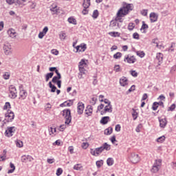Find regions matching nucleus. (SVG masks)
Masks as SVG:
<instances>
[{
    "instance_id": "58",
    "label": "nucleus",
    "mask_w": 176,
    "mask_h": 176,
    "mask_svg": "<svg viewBox=\"0 0 176 176\" xmlns=\"http://www.w3.org/2000/svg\"><path fill=\"white\" fill-rule=\"evenodd\" d=\"M91 100H92V101L91 102V105H94L95 104H96L97 100H98L97 98L94 97L91 98Z\"/></svg>"
},
{
    "instance_id": "64",
    "label": "nucleus",
    "mask_w": 176,
    "mask_h": 176,
    "mask_svg": "<svg viewBox=\"0 0 176 176\" xmlns=\"http://www.w3.org/2000/svg\"><path fill=\"white\" fill-rule=\"evenodd\" d=\"M104 104H100V105H99L98 107V111H100L101 109H104Z\"/></svg>"
},
{
    "instance_id": "25",
    "label": "nucleus",
    "mask_w": 176,
    "mask_h": 176,
    "mask_svg": "<svg viewBox=\"0 0 176 176\" xmlns=\"http://www.w3.org/2000/svg\"><path fill=\"white\" fill-rule=\"evenodd\" d=\"M49 87L51 89V93H56V91L57 90V87L52 83L50 81L49 82Z\"/></svg>"
},
{
    "instance_id": "31",
    "label": "nucleus",
    "mask_w": 176,
    "mask_h": 176,
    "mask_svg": "<svg viewBox=\"0 0 176 176\" xmlns=\"http://www.w3.org/2000/svg\"><path fill=\"white\" fill-rule=\"evenodd\" d=\"M113 163H114L113 158L109 157L107 159V166H113Z\"/></svg>"
},
{
    "instance_id": "63",
    "label": "nucleus",
    "mask_w": 176,
    "mask_h": 176,
    "mask_svg": "<svg viewBox=\"0 0 176 176\" xmlns=\"http://www.w3.org/2000/svg\"><path fill=\"white\" fill-rule=\"evenodd\" d=\"M52 54H54L55 56H58V50H52Z\"/></svg>"
},
{
    "instance_id": "43",
    "label": "nucleus",
    "mask_w": 176,
    "mask_h": 176,
    "mask_svg": "<svg viewBox=\"0 0 176 176\" xmlns=\"http://www.w3.org/2000/svg\"><path fill=\"white\" fill-rule=\"evenodd\" d=\"M122 57V53L117 52L113 55V58H116V60H118V58H120Z\"/></svg>"
},
{
    "instance_id": "32",
    "label": "nucleus",
    "mask_w": 176,
    "mask_h": 176,
    "mask_svg": "<svg viewBox=\"0 0 176 176\" xmlns=\"http://www.w3.org/2000/svg\"><path fill=\"white\" fill-rule=\"evenodd\" d=\"M67 21H69L70 24H74V25H76V19H75V18L69 17L67 19Z\"/></svg>"
},
{
    "instance_id": "53",
    "label": "nucleus",
    "mask_w": 176,
    "mask_h": 176,
    "mask_svg": "<svg viewBox=\"0 0 176 176\" xmlns=\"http://www.w3.org/2000/svg\"><path fill=\"white\" fill-rule=\"evenodd\" d=\"M131 75H132V76H134V78H137V76H138V73H137V72H135V70H133L131 72Z\"/></svg>"
},
{
    "instance_id": "5",
    "label": "nucleus",
    "mask_w": 176,
    "mask_h": 176,
    "mask_svg": "<svg viewBox=\"0 0 176 176\" xmlns=\"http://www.w3.org/2000/svg\"><path fill=\"white\" fill-rule=\"evenodd\" d=\"M162 166V160H156L152 168L151 173H156L160 170V166Z\"/></svg>"
},
{
    "instance_id": "7",
    "label": "nucleus",
    "mask_w": 176,
    "mask_h": 176,
    "mask_svg": "<svg viewBox=\"0 0 176 176\" xmlns=\"http://www.w3.org/2000/svg\"><path fill=\"white\" fill-rule=\"evenodd\" d=\"M129 160L133 163V164H135L140 162V156L138 154H135V153H131V155L129 156Z\"/></svg>"
},
{
    "instance_id": "15",
    "label": "nucleus",
    "mask_w": 176,
    "mask_h": 176,
    "mask_svg": "<svg viewBox=\"0 0 176 176\" xmlns=\"http://www.w3.org/2000/svg\"><path fill=\"white\" fill-rule=\"evenodd\" d=\"M92 113H93V106L88 105L85 109V115H87V116H91Z\"/></svg>"
},
{
    "instance_id": "38",
    "label": "nucleus",
    "mask_w": 176,
    "mask_h": 176,
    "mask_svg": "<svg viewBox=\"0 0 176 176\" xmlns=\"http://www.w3.org/2000/svg\"><path fill=\"white\" fill-rule=\"evenodd\" d=\"M109 35H111V36H120V33L118 32H111L109 33Z\"/></svg>"
},
{
    "instance_id": "30",
    "label": "nucleus",
    "mask_w": 176,
    "mask_h": 176,
    "mask_svg": "<svg viewBox=\"0 0 176 176\" xmlns=\"http://www.w3.org/2000/svg\"><path fill=\"white\" fill-rule=\"evenodd\" d=\"M59 37L61 41H65V38L67 37V34H65V32H60L59 34Z\"/></svg>"
},
{
    "instance_id": "61",
    "label": "nucleus",
    "mask_w": 176,
    "mask_h": 176,
    "mask_svg": "<svg viewBox=\"0 0 176 176\" xmlns=\"http://www.w3.org/2000/svg\"><path fill=\"white\" fill-rule=\"evenodd\" d=\"M45 33H43V32H40L38 34V38L39 39H42L43 38V36H45Z\"/></svg>"
},
{
    "instance_id": "10",
    "label": "nucleus",
    "mask_w": 176,
    "mask_h": 176,
    "mask_svg": "<svg viewBox=\"0 0 176 176\" xmlns=\"http://www.w3.org/2000/svg\"><path fill=\"white\" fill-rule=\"evenodd\" d=\"M124 61H126V63H128V64H134V63H135V61H137V59L135 58V57L134 56H129L127 55L126 56H125Z\"/></svg>"
},
{
    "instance_id": "23",
    "label": "nucleus",
    "mask_w": 176,
    "mask_h": 176,
    "mask_svg": "<svg viewBox=\"0 0 176 176\" xmlns=\"http://www.w3.org/2000/svg\"><path fill=\"white\" fill-rule=\"evenodd\" d=\"M109 116L102 117V119L100 120L101 124H107L109 122Z\"/></svg>"
},
{
    "instance_id": "34",
    "label": "nucleus",
    "mask_w": 176,
    "mask_h": 176,
    "mask_svg": "<svg viewBox=\"0 0 176 176\" xmlns=\"http://www.w3.org/2000/svg\"><path fill=\"white\" fill-rule=\"evenodd\" d=\"M79 71H80V73H79V75H80V78H82V76L83 75H85V72L86 71V69H85V67H79Z\"/></svg>"
},
{
    "instance_id": "8",
    "label": "nucleus",
    "mask_w": 176,
    "mask_h": 176,
    "mask_svg": "<svg viewBox=\"0 0 176 176\" xmlns=\"http://www.w3.org/2000/svg\"><path fill=\"white\" fill-rule=\"evenodd\" d=\"M3 49L6 56L12 54V45H10L9 43H5L3 47Z\"/></svg>"
},
{
    "instance_id": "1",
    "label": "nucleus",
    "mask_w": 176,
    "mask_h": 176,
    "mask_svg": "<svg viewBox=\"0 0 176 176\" xmlns=\"http://www.w3.org/2000/svg\"><path fill=\"white\" fill-rule=\"evenodd\" d=\"M133 10V4L127 3L126 2H123L122 8H121L116 14V17L115 21L118 23H123V20H122V17H124V16H127L130 12Z\"/></svg>"
},
{
    "instance_id": "26",
    "label": "nucleus",
    "mask_w": 176,
    "mask_h": 176,
    "mask_svg": "<svg viewBox=\"0 0 176 176\" xmlns=\"http://www.w3.org/2000/svg\"><path fill=\"white\" fill-rule=\"evenodd\" d=\"M113 131V129L112 127L109 126V128L106 129L104 130V134L106 135H111V133Z\"/></svg>"
},
{
    "instance_id": "39",
    "label": "nucleus",
    "mask_w": 176,
    "mask_h": 176,
    "mask_svg": "<svg viewBox=\"0 0 176 176\" xmlns=\"http://www.w3.org/2000/svg\"><path fill=\"white\" fill-rule=\"evenodd\" d=\"M3 79H5L6 80H8V79H9V78H10V73H9V72H6V73L3 75Z\"/></svg>"
},
{
    "instance_id": "14",
    "label": "nucleus",
    "mask_w": 176,
    "mask_h": 176,
    "mask_svg": "<svg viewBox=\"0 0 176 176\" xmlns=\"http://www.w3.org/2000/svg\"><path fill=\"white\" fill-rule=\"evenodd\" d=\"M76 52H85L86 49H87V45L86 44L82 43L80 45H78L76 47Z\"/></svg>"
},
{
    "instance_id": "60",
    "label": "nucleus",
    "mask_w": 176,
    "mask_h": 176,
    "mask_svg": "<svg viewBox=\"0 0 176 176\" xmlns=\"http://www.w3.org/2000/svg\"><path fill=\"white\" fill-rule=\"evenodd\" d=\"M60 144H61V140H58L55 142L53 143V145H57L58 146H60Z\"/></svg>"
},
{
    "instance_id": "6",
    "label": "nucleus",
    "mask_w": 176,
    "mask_h": 176,
    "mask_svg": "<svg viewBox=\"0 0 176 176\" xmlns=\"http://www.w3.org/2000/svg\"><path fill=\"white\" fill-rule=\"evenodd\" d=\"M5 120L6 122H7V123H10V122H13V119H14V113L8 109L7 113L5 114Z\"/></svg>"
},
{
    "instance_id": "3",
    "label": "nucleus",
    "mask_w": 176,
    "mask_h": 176,
    "mask_svg": "<svg viewBox=\"0 0 176 176\" xmlns=\"http://www.w3.org/2000/svg\"><path fill=\"white\" fill-rule=\"evenodd\" d=\"M62 116L65 119V124H69L72 120V117L71 116V110L70 109H64L60 112Z\"/></svg>"
},
{
    "instance_id": "35",
    "label": "nucleus",
    "mask_w": 176,
    "mask_h": 176,
    "mask_svg": "<svg viewBox=\"0 0 176 176\" xmlns=\"http://www.w3.org/2000/svg\"><path fill=\"white\" fill-rule=\"evenodd\" d=\"M133 112L132 113V116L133 118V120H135L137 118H138V113H137V111L134 109H133Z\"/></svg>"
},
{
    "instance_id": "42",
    "label": "nucleus",
    "mask_w": 176,
    "mask_h": 176,
    "mask_svg": "<svg viewBox=\"0 0 176 176\" xmlns=\"http://www.w3.org/2000/svg\"><path fill=\"white\" fill-rule=\"evenodd\" d=\"M152 43H155L156 45V47H160V45H159V39L153 38L152 40Z\"/></svg>"
},
{
    "instance_id": "12",
    "label": "nucleus",
    "mask_w": 176,
    "mask_h": 176,
    "mask_svg": "<svg viewBox=\"0 0 176 176\" xmlns=\"http://www.w3.org/2000/svg\"><path fill=\"white\" fill-rule=\"evenodd\" d=\"M34 158L31 155H23L21 157L22 163H28V162H32Z\"/></svg>"
},
{
    "instance_id": "51",
    "label": "nucleus",
    "mask_w": 176,
    "mask_h": 176,
    "mask_svg": "<svg viewBox=\"0 0 176 176\" xmlns=\"http://www.w3.org/2000/svg\"><path fill=\"white\" fill-rule=\"evenodd\" d=\"M82 148L83 149H87V148H89V143H87V142H83V143L82 144Z\"/></svg>"
},
{
    "instance_id": "2",
    "label": "nucleus",
    "mask_w": 176,
    "mask_h": 176,
    "mask_svg": "<svg viewBox=\"0 0 176 176\" xmlns=\"http://www.w3.org/2000/svg\"><path fill=\"white\" fill-rule=\"evenodd\" d=\"M104 151H111V145L108 144V143H104L100 147L95 149L91 148L90 153L93 156H99Z\"/></svg>"
},
{
    "instance_id": "27",
    "label": "nucleus",
    "mask_w": 176,
    "mask_h": 176,
    "mask_svg": "<svg viewBox=\"0 0 176 176\" xmlns=\"http://www.w3.org/2000/svg\"><path fill=\"white\" fill-rule=\"evenodd\" d=\"M53 75H54V73L50 72L45 75V82H49V79L53 78Z\"/></svg>"
},
{
    "instance_id": "40",
    "label": "nucleus",
    "mask_w": 176,
    "mask_h": 176,
    "mask_svg": "<svg viewBox=\"0 0 176 176\" xmlns=\"http://www.w3.org/2000/svg\"><path fill=\"white\" fill-rule=\"evenodd\" d=\"M135 26L134 25V23H129V25H128V30H129V31H133V30H134V28H135Z\"/></svg>"
},
{
    "instance_id": "24",
    "label": "nucleus",
    "mask_w": 176,
    "mask_h": 176,
    "mask_svg": "<svg viewBox=\"0 0 176 176\" xmlns=\"http://www.w3.org/2000/svg\"><path fill=\"white\" fill-rule=\"evenodd\" d=\"M82 6L84 9H89L90 8V0H84Z\"/></svg>"
},
{
    "instance_id": "54",
    "label": "nucleus",
    "mask_w": 176,
    "mask_h": 176,
    "mask_svg": "<svg viewBox=\"0 0 176 176\" xmlns=\"http://www.w3.org/2000/svg\"><path fill=\"white\" fill-rule=\"evenodd\" d=\"M58 80H60L57 78V76H54L52 78V83H57L58 82Z\"/></svg>"
},
{
    "instance_id": "48",
    "label": "nucleus",
    "mask_w": 176,
    "mask_h": 176,
    "mask_svg": "<svg viewBox=\"0 0 176 176\" xmlns=\"http://www.w3.org/2000/svg\"><path fill=\"white\" fill-rule=\"evenodd\" d=\"M166 140V136L162 135L157 139V142H163Z\"/></svg>"
},
{
    "instance_id": "19",
    "label": "nucleus",
    "mask_w": 176,
    "mask_h": 176,
    "mask_svg": "<svg viewBox=\"0 0 176 176\" xmlns=\"http://www.w3.org/2000/svg\"><path fill=\"white\" fill-rule=\"evenodd\" d=\"M128 80L127 78L123 76L120 79V85L124 87V86H126Z\"/></svg>"
},
{
    "instance_id": "9",
    "label": "nucleus",
    "mask_w": 176,
    "mask_h": 176,
    "mask_svg": "<svg viewBox=\"0 0 176 176\" xmlns=\"http://www.w3.org/2000/svg\"><path fill=\"white\" fill-rule=\"evenodd\" d=\"M16 131V127L14 126H8L7 130L5 132L6 137H13V133Z\"/></svg>"
},
{
    "instance_id": "4",
    "label": "nucleus",
    "mask_w": 176,
    "mask_h": 176,
    "mask_svg": "<svg viewBox=\"0 0 176 176\" xmlns=\"http://www.w3.org/2000/svg\"><path fill=\"white\" fill-rule=\"evenodd\" d=\"M8 90L10 92L9 97L12 100L17 98V89L14 85H10L8 87Z\"/></svg>"
},
{
    "instance_id": "33",
    "label": "nucleus",
    "mask_w": 176,
    "mask_h": 176,
    "mask_svg": "<svg viewBox=\"0 0 176 176\" xmlns=\"http://www.w3.org/2000/svg\"><path fill=\"white\" fill-rule=\"evenodd\" d=\"M157 108H159V103H157V102H154L152 106L153 111H156Z\"/></svg>"
},
{
    "instance_id": "13",
    "label": "nucleus",
    "mask_w": 176,
    "mask_h": 176,
    "mask_svg": "<svg viewBox=\"0 0 176 176\" xmlns=\"http://www.w3.org/2000/svg\"><path fill=\"white\" fill-rule=\"evenodd\" d=\"M77 109L78 115H82V113H83V110L85 109V104L78 102Z\"/></svg>"
},
{
    "instance_id": "59",
    "label": "nucleus",
    "mask_w": 176,
    "mask_h": 176,
    "mask_svg": "<svg viewBox=\"0 0 176 176\" xmlns=\"http://www.w3.org/2000/svg\"><path fill=\"white\" fill-rule=\"evenodd\" d=\"M24 2H27V0H17L16 1V3H18V5H23L24 3Z\"/></svg>"
},
{
    "instance_id": "18",
    "label": "nucleus",
    "mask_w": 176,
    "mask_h": 176,
    "mask_svg": "<svg viewBox=\"0 0 176 176\" xmlns=\"http://www.w3.org/2000/svg\"><path fill=\"white\" fill-rule=\"evenodd\" d=\"M156 60L158 61V65H160L163 63V54L157 53Z\"/></svg>"
},
{
    "instance_id": "16",
    "label": "nucleus",
    "mask_w": 176,
    "mask_h": 176,
    "mask_svg": "<svg viewBox=\"0 0 176 176\" xmlns=\"http://www.w3.org/2000/svg\"><path fill=\"white\" fill-rule=\"evenodd\" d=\"M50 10L52 12V14H53V15L57 14V13H58V8H57V5H56V4L52 5L50 7Z\"/></svg>"
},
{
    "instance_id": "62",
    "label": "nucleus",
    "mask_w": 176,
    "mask_h": 176,
    "mask_svg": "<svg viewBox=\"0 0 176 176\" xmlns=\"http://www.w3.org/2000/svg\"><path fill=\"white\" fill-rule=\"evenodd\" d=\"M120 129H121L120 124L116 125V128H115L116 131H118V132L120 131Z\"/></svg>"
},
{
    "instance_id": "57",
    "label": "nucleus",
    "mask_w": 176,
    "mask_h": 176,
    "mask_svg": "<svg viewBox=\"0 0 176 176\" xmlns=\"http://www.w3.org/2000/svg\"><path fill=\"white\" fill-rule=\"evenodd\" d=\"M93 85L94 86H96V85H97V83H98V80H97V76H94V80H93Z\"/></svg>"
},
{
    "instance_id": "11",
    "label": "nucleus",
    "mask_w": 176,
    "mask_h": 176,
    "mask_svg": "<svg viewBox=\"0 0 176 176\" xmlns=\"http://www.w3.org/2000/svg\"><path fill=\"white\" fill-rule=\"evenodd\" d=\"M107 112H109V113H111L112 112V104H107L104 107V110L100 111V115H105Z\"/></svg>"
},
{
    "instance_id": "55",
    "label": "nucleus",
    "mask_w": 176,
    "mask_h": 176,
    "mask_svg": "<svg viewBox=\"0 0 176 176\" xmlns=\"http://www.w3.org/2000/svg\"><path fill=\"white\" fill-rule=\"evenodd\" d=\"M141 14L142 16H148V10H142L141 11Z\"/></svg>"
},
{
    "instance_id": "29",
    "label": "nucleus",
    "mask_w": 176,
    "mask_h": 176,
    "mask_svg": "<svg viewBox=\"0 0 176 176\" xmlns=\"http://www.w3.org/2000/svg\"><path fill=\"white\" fill-rule=\"evenodd\" d=\"M73 168H74V170H76V171H79V170H82V168H83V166H82L81 164H77L74 165Z\"/></svg>"
},
{
    "instance_id": "28",
    "label": "nucleus",
    "mask_w": 176,
    "mask_h": 176,
    "mask_svg": "<svg viewBox=\"0 0 176 176\" xmlns=\"http://www.w3.org/2000/svg\"><path fill=\"white\" fill-rule=\"evenodd\" d=\"M116 25L118 28H120L119 23H118V22L114 20V21H111L110 22V27L114 28V27H116Z\"/></svg>"
},
{
    "instance_id": "22",
    "label": "nucleus",
    "mask_w": 176,
    "mask_h": 176,
    "mask_svg": "<svg viewBox=\"0 0 176 176\" xmlns=\"http://www.w3.org/2000/svg\"><path fill=\"white\" fill-rule=\"evenodd\" d=\"M19 95H20L21 98H22V100H25V98H27V96H28V93L25 90L22 89L20 91Z\"/></svg>"
},
{
    "instance_id": "46",
    "label": "nucleus",
    "mask_w": 176,
    "mask_h": 176,
    "mask_svg": "<svg viewBox=\"0 0 176 176\" xmlns=\"http://www.w3.org/2000/svg\"><path fill=\"white\" fill-rule=\"evenodd\" d=\"M85 65H86V62L85 61V59H82L80 62L79 63V67H84Z\"/></svg>"
},
{
    "instance_id": "17",
    "label": "nucleus",
    "mask_w": 176,
    "mask_h": 176,
    "mask_svg": "<svg viewBox=\"0 0 176 176\" xmlns=\"http://www.w3.org/2000/svg\"><path fill=\"white\" fill-rule=\"evenodd\" d=\"M150 20L151 23H155V21H157V14L155 12H151L150 14Z\"/></svg>"
},
{
    "instance_id": "56",
    "label": "nucleus",
    "mask_w": 176,
    "mask_h": 176,
    "mask_svg": "<svg viewBox=\"0 0 176 176\" xmlns=\"http://www.w3.org/2000/svg\"><path fill=\"white\" fill-rule=\"evenodd\" d=\"M133 39H140V34H138L137 32L133 33Z\"/></svg>"
},
{
    "instance_id": "50",
    "label": "nucleus",
    "mask_w": 176,
    "mask_h": 176,
    "mask_svg": "<svg viewBox=\"0 0 176 176\" xmlns=\"http://www.w3.org/2000/svg\"><path fill=\"white\" fill-rule=\"evenodd\" d=\"M62 174H63V168H58L56 170V175L60 176Z\"/></svg>"
},
{
    "instance_id": "47",
    "label": "nucleus",
    "mask_w": 176,
    "mask_h": 176,
    "mask_svg": "<svg viewBox=\"0 0 176 176\" xmlns=\"http://www.w3.org/2000/svg\"><path fill=\"white\" fill-rule=\"evenodd\" d=\"M16 145L18 148H23V142L21 140H16Z\"/></svg>"
},
{
    "instance_id": "36",
    "label": "nucleus",
    "mask_w": 176,
    "mask_h": 176,
    "mask_svg": "<svg viewBox=\"0 0 176 176\" xmlns=\"http://www.w3.org/2000/svg\"><path fill=\"white\" fill-rule=\"evenodd\" d=\"M10 108H12L11 105H10V102H7L5 103V105L3 107V109L6 110V109H10Z\"/></svg>"
},
{
    "instance_id": "49",
    "label": "nucleus",
    "mask_w": 176,
    "mask_h": 176,
    "mask_svg": "<svg viewBox=\"0 0 176 176\" xmlns=\"http://www.w3.org/2000/svg\"><path fill=\"white\" fill-rule=\"evenodd\" d=\"M114 71L116 72H120L122 70L120 69V65H116L114 66Z\"/></svg>"
},
{
    "instance_id": "44",
    "label": "nucleus",
    "mask_w": 176,
    "mask_h": 176,
    "mask_svg": "<svg viewBox=\"0 0 176 176\" xmlns=\"http://www.w3.org/2000/svg\"><path fill=\"white\" fill-rule=\"evenodd\" d=\"M137 55L139 56V57H140L141 58H142V57H145V53L142 51H138Z\"/></svg>"
},
{
    "instance_id": "41",
    "label": "nucleus",
    "mask_w": 176,
    "mask_h": 176,
    "mask_svg": "<svg viewBox=\"0 0 176 176\" xmlns=\"http://www.w3.org/2000/svg\"><path fill=\"white\" fill-rule=\"evenodd\" d=\"M98 10H95L93 12V14H92V17L93 19H97V17H98Z\"/></svg>"
},
{
    "instance_id": "37",
    "label": "nucleus",
    "mask_w": 176,
    "mask_h": 176,
    "mask_svg": "<svg viewBox=\"0 0 176 176\" xmlns=\"http://www.w3.org/2000/svg\"><path fill=\"white\" fill-rule=\"evenodd\" d=\"M102 164H104V161L102 160L96 162V166L98 168H100Z\"/></svg>"
},
{
    "instance_id": "45",
    "label": "nucleus",
    "mask_w": 176,
    "mask_h": 176,
    "mask_svg": "<svg viewBox=\"0 0 176 176\" xmlns=\"http://www.w3.org/2000/svg\"><path fill=\"white\" fill-rule=\"evenodd\" d=\"M142 28H141V31H142V30H148V26L147 24H146V23L144 21H142Z\"/></svg>"
},
{
    "instance_id": "52",
    "label": "nucleus",
    "mask_w": 176,
    "mask_h": 176,
    "mask_svg": "<svg viewBox=\"0 0 176 176\" xmlns=\"http://www.w3.org/2000/svg\"><path fill=\"white\" fill-rule=\"evenodd\" d=\"M175 108H176V105H175V104L173 103V104H171V106L170 107H168V111H174V109H175Z\"/></svg>"
},
{
    "instance_id": "20",
    "label": "nucleus",
    "mask_w": 176,
    "mask_h": 176,
    "mask_svg": "<svg viewBox=\"0 0 176 176\" xmlns=\"http://www.w3.org/2000/svg\"><path fill=\"white\" fill-rule=\"evenodd\" d=\"M160 126L162 127V129H164L166 126H167V120L166 118L163 119H160Z\"/></svg>"
},
{
    "instance_id": "21",
    "label": "nucleus",
    "mask_w": 176,
    "mask_h": 176,
    "mask_svg": "<svg viewBox=\"0 0 176 176\" xmlns=\"http://www.w3.org/2000/svg\"><path fill=\"white\" fill-rule=\"evenodd\" d=\"M8 34L10 36V38H16V34L17 33H16L14 29H10L8 30Z\"/></svg>"
}]
</instances>
